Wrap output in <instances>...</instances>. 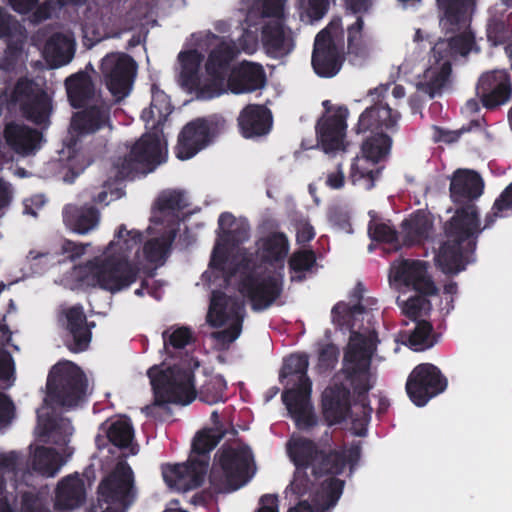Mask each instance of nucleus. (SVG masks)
Returning <instances> with one entry per match:
<instances>
[{
  "mask_svg": "<svg viewBox=\"0 0 512 512\" xmlns=\"http://www.w3.org/2000/svg\"><path fill=\"white\" fill-rule=\"evenodd\" d=\"M481 175L470 169H457L451 178L449 192L457 206L454 215L444 225L446 240L436 255V266L444 274H457L465 270L484 230L480 227L479 210L475 204L484 192Z\"/></svg>",
  "mask_w": 512,
  "mask_h": 512,
  "instance_id": "f257e3e1",
  "label": "nucleus"
},
{
  "mask_svg": "<svg viewBox=\"0 0 512 512\" xmlns=\"http://www.w3.org/2000/svg\"><path fill=\"white\" fill-rule=\"evenodd\" d=\"M150 106L141 113V119L152 132L144 133L131 147L128 154L114 161L119 179H134L138 174L151 172L161 163V141L159 133L172 112L169 96L155 84L151 87Z\"/></svg>",
  "mask_w": 512,
  "mask_h": 512,
  "instance_id": "f03ea898",
  "label": "nucleus"
},
{
  "mask_svg": "<svg viewBox=\"0 0 512 512\" xmlns=\"http://www.w3.org/2000/svg\"><path fill=\"white\" fill-rule=\"evenodd\" d=\"M287 454L294 466L310 467L315 479L339 476L347 466L352 469L360 459V448L346 449L330 440L315 441L298 436L291 437L286 444Z\"/></svg>",
  "mask_w": 512,
  "mask_h": 512,
  "instance_id": "7ed1b4c3",
  "label": "nucleus"
},
{
  "mask_svg": "<svg viewBox=\"0 0 512 512\" xmlns=\"http://www.w3.org/2000/svg\"><path fill=\"white\" fill-rule=\"evenodd\" d=\"M143 235L137 230H127L121 224L104 254L105 258H98V287L111 293L119 292L136 282L140 266L130 261L133 249L139 251Z\"/></svg>",
  "mask_w": 512,
  "mask_h": 512,
  "instance_id": "20e7f679",
  "label": "nucleus"
},
{
  "mask_svg": "<svg viewBox=\"0 0 512 512\" xmlns=\"http://www.w3.org/2000/svg\"><path fill=\"white\" fill-rule=\"evenodd\" d=\"M439 23L446 34H455L439 39L432 47V56L438 62L466 56L475 44L474 34L468 29L476 0H436Z\"/></svg>",
  "mask_w": 512,
  "mask_h": 512,
  "instance_id": "39448f33",
  "label": "nucleus"
},
{
  "mask_svg": "<svg viewBox=\"0 0 512 512\" xmlns=\"http://www.w3.org/2000/svg\"><path fill=\"white\" fill-rule=\"evenodd\" d=\"M224 435V431L216 428L199 431L193 438L191 452L185 463L162 465V476L166 485L182 492L200 487L208 471L210 452Z\"/></svg>",
  "mask_w": 512,
  "mask_h": 512,
  "instance_id": "423d86ee",
  "label": "nucleus"
},
{
  "mask_svg": "<svg viewBox=\"0 0 512 512\" xmlns=\"http://www.w3.org/2000/svg\"><path fill=\"white\" fill-rule=\"evenodd\" d=\"M100 69L112 100L103 99L98 91V131L106 127L112 130L111 110L130 94L137 72V63L126 53L112 52L101 60Z\"/></svg>",
  "mask_w": 512,
  "mask_h": 512,
  "instance_id": "0eeeda50",
  "label": "nucleus"
},
{
  "mask_svg": "<svg viewBox=\"0 0 512 512\" xmlns=\"http://www.w3.org/2000/svg\"><path fill=\"white\" fill-rule=\"evenodd\" d=\"M153 390V408L168 409V404L188 405L197 396L194 371L184 364L153 365L147 371Z\"/></svg>",
  "mask_w": 512,
  "mask_h": 512,
  "instance_id": "6e6552de",
  "label": "nucleus"
},
{
  "mask_svg": "<svg viewBox=\"0 0 512 512\" xmlns=\"http://www.w3.org/2000/svg\"><path fill=\"white\" fill-rule=\"evenodd\" d=\"M375 350L374 343L368 337L355 333L351 336L343 358V372L349 381L358 401L362 404V426L370 420L372 408L368 405L367 394L372 388L370 384V366Z\"/></svg>",
  "mask_w": 512,
  "mask_h": 512,
  "instance_id": "1a4fd4ad",
  "label": "nucleus"
},
{
  "mask_svg": "<svg viewBox=\"0 0 512 512\" xmlns=\"http://www.w3.org/2000/svg\"><path fill=\"white\" fill-rule=\"evenodd\" d=\"M253 456L247 447L223 445L215 453L209 481L216 493L232 492L250 478Z\"/></svg>",
  "mask_w": 512,
  "mask_h": 512,
  "instance_id": "9d476101",
  "label": "nucleus"
},
{
  "mask_svg": "<svg viewBox=\"0 0 512 512\" xmlns=\"http://www.w3.org/2000/svg\"><path fill=\"white\" fill-rule=\"evenodd\" d=\"M344 61V29L341 17L336 16L316 35L311 64L319 77L332 78L339 73Z\"/></svg>",
  "mask_w": 512,
  "mask_h": 512,
  "instance_id": "9b49d317",
  "label": "nucleus"
},
{
  "mask_svg": "<svg viewBox=\"0 0 512 512\" xmlns=\"http://www.w3.org/2000/svg\"><path fill=\"white\" fill-rule=\"evenodd\" d=\"M138 495L134 471L122 457L112 469L104 472L98 482V507L130 510L137 502Z\"/></svg>",
  "mask_w": 512,
  "mask_h": 512,
  "instance_id": "f8f14e48",
  "label": "nucleus"
},
{
  "mask_svg": "<svg viewBox=\"0 0 512 512\" xmlns=\"http://www.w3.org/2000/svg\"><path fill=\"white\" fill-rule=\"evenodd\" d=\"M392 139L386 133H375L367 137L361 145V155L351 164L349 179L364 189L371 190L384 169L380 165L390 154Z\"/></svg>",
  "mask_w": 512,
  "mask_h": 512,
  "instance_id": "ddd939ff",
  "label": "nucleus"
},
{
  "mask_svg": "<svg viewBox=\"0 0 512 512\" xmlns=\"http://www.w3.org/2000/svg\"><path fill=\"white\" fill-rule=\"evenodd\" d=\"M227 129L224 117L211 114L197 117L186 123L181 129L174 148L176 157L188 160L214 143Z\"/></svg>",
  "mask_w": 512,
  "mask_h": 512,
  "instance_id": "4468645a",
  "label": "nucleus"
},
{
  "mask_svg": "<svg viewBox=\"0 0 512 512\" xmlns=\"http://www.w3.org/2000/svg\"><path fill=\"white\" fill-rule=\"evenodd\" d=\"M87 380L83 371L73 362H59L50 370L47 382V398L62 407L76 406L84 397Z\"/></svg>",
  "mask_w": 512,
  "mask_h": 512,
  "instance_id": "2eb2a0df",
  "label": "nucleus"
},
{
  "mask_svg": "<svg viewBox=\"0 0 512 512\" xmlns=\"http://www.w3.org/2000/svg\"><path fill=\"white\" fill-rule=\"evenodd\" d=\"M245 317L244 303L236 299H230L225 293L214 291L210 300L207 313V322L210 326L219 328L228 321V328L214 332L213 338L222 343H232L240 335Z\"/></svg>",
  "mask_w": 512,
  "mask_h": 512,
  "instance_id": "dca6fc26",
  "label": "nucleus"
},
{
  "mask_svg": "<svg viewBox=\"0 0 512 512\" xmlns=\"http://www.w3.org/2000/svg\"><path fill=\"white\" fill-rule=\"evenodd\" d=\"M239 52L234 41H221L210 51L205 63L209 80L199 90L201 98L211 99L225 92V84L233 69L232 63Z\"/></svg>",
  "mask_w": 512,
  "mask_h": 512,
  "instance_id": "f3484780",
  "label": "nucleus"
},
{
  "mask_svg": "<svg viewBox=\"0 0 512 512\" xmlns=\"http://www.w3.org/2000/svg\"><path fill=\"white\" fill-rule=\"evenodd\" d=\"M447 386L446 376L436 365L421 363L409 374L405 389L411 402L418 407H423L432 398L443 393Z\"/></svg>",
  "mask_w": 512,
  "mask_h": 512,
  "instance_id": "a211bd4d",
  "label": "nucleus"
},
{
  "mask_svg": "<svg viewBox=\"0 0 512 512\" xmlns=\"http://www.w3.org/2000/svg\"><path fill=\"white\" fill-rule=\"evenodd\" d=\"M429 263L423 260L402 259L392 263L390 282L411 288L424 296H435L438 288L429 274Z\"/></svg>",
  "mask_w": 512,
  "mask_h": 512,
  "instance_id": "6ab92c4d",
  "label": "nucleus"
},
{
  "mask_svg": "<svg viewBox=\"0 0 512 512\" xmlns=\"http://www.w3.org/2000/svg\"><path fill=\"white\" fill-rule=\"evenodd\" d=\"M239 292L246 297L255 312L268 309L282 294V281L275 276H259L254 272L243 274L239 281Z\"/></svg>",
  "mask_w": 512,
  "mask_h": 512,
  "instance_id": "aec40b11",
  "label": "nucleus"
},
{
  "mask_svg": "<svg viewBox=\"0 0 512 512\" xmlns=\"http://www.w3.org/2000/svg\"><path fill=\"white\" fill-rule=\"evenodd\" d=\"M477 96L488 110H494L512 97L511 76L507 70H493L481 75L476 87Z\"/></svg>",
  "mask_w": 512,
  "mask_h": 512,
  "instance_id": "412c9836",
  "label": "nucleus"
},
{
  "mask_svg": "<svg viewBox=\"0 0 512 512\" xmlns=\"http://www.w3.org/2000/svg\"><path fill=\"white\" fill-rule=\"evenodd\" d=\"M349 110L346 106H339L333 114L323 115L316 124V137L318 145L325 153L344 150L347 118Z\"/></svg>",
  "mask_w": 512,
  "mask_h": 512,
  "instance_id": "4be33fe9",
  "label": "nucleus"
},
{
  "mask_svg": "<svg viewBox=\"0 0 512 512\" xmlns=\"http://www.w3.org/2000/svg\"><path fill=\"white\" fill-rule=\"evenodd\" d=\"M63 327L71 337V341L66 340L67 348L74 353L85 351L92 338L91 329L94 323H88L86 314L81 305H74L64 309L59 317Z\"/></svg>",
  "mask_w": 512,
  "mask_h": 512,
  "instance_id": "5701e85b",
  "label": "nucleus"
},
{
  "mask_svg": "<svg viewBox=\"0 0 512 512\" xmlns=\"http://www.w3.org/2000/svg\"><path fill=\"white\" fill-rule=\"evenodd\" d=\"M400 114L392 110L388 104L382 102L366 108L359 116L356 126L353 128L356 134L370 132L381 133L383 130L395 131Z\"/></svg>",
  "mask_w": 512,
  "mask_h": 512,
  "instance_id": "b1692460",
  "label": "nucleus"
},
{
  "mask_svg": "<svg viewBox=\"0 0 512 512\" xmlns=\"http://www.w3.org/2000/svg\"><path fill=\"white\" fill-rule=\"evenodd\" d=\"M266 80V73L261 64L242 61L233 67L226 84L232 93L243 94L263 88Z\"/></svg>",
  "mask_w": 512,
  "mask_h": 512,
  "instance_id": "393cba45",
  "label": "nucleus"
},
{
  "mask_svg": "<svg viewBox=\"0 0 512 512\" xmlns=\"http://www.w3.org/2000/svg\"><path fill=\"white\" fill-rule=\"evenodd\" d=\"M350 390L342 384L327 387L322 393V414L329 426L344 422L351 413Z\"/></svg>",
  "mask_w": 512,
  "mask_h": 512,
  "instance_id": "a878e982",
  "label": "nucleus"
},
{
  "mask_svg": "<svg viewBox=\"0 0 512 512\" xmlns=\"http://www.w3.org/2000/svg\"><path fill=\"white\" fill-rule=\"evenodd\" d=\"M86 486L83 478L75 472L63 477L55 489L54 508L70 511L80 508L86 502Z\"/></svg>",
  "mask_w": 512,
  "mask_h": 512,
  "instance_id": "bb28decb",
  "label": "nucleus"
},
{
  "mask_svg": "<svg viewBox=\"0 0 512 512\" xmlns=\"http://www.w3.org/2000/svg\"><path fill=\"white\" fill-rule=\"evenodd\" d=\"M312 391L298 392L284 390L282 401L285 404L295 425L300 430H309L317 425V417L310 403Z\"/></svg>",
  "mask_w": 512,
  "mask_h": 512,
  "instance_id": "cd10ccee",
  "label": "nucleus"
},
{
  "mask_svg": "<svg viewBox=\"0 0 512 512\" xmlns=\"http://www.w3.org/2000/svg\"><path fill=\"white\" fill-rule=\"evenodd\" d=\"M3 138L6 145L15 153L29 155L39 148L42 133L25 124L11 121L4 126Z\"/></svg>",
  "mask_w": 512,
  "mask_h": 512,
  "instance_id": "c85d7f7f",
  "label": "nucleus"
},
{
  "mask_svg": "<svg viewBox=\"0 0 512 512\" xmlns=\"http://www.w3.org/2000/svg\"><path fill=\"white\" fill-rule=\"evenodd\" d=\"M238 125L245 138L266 135L272 126L271 112L265 106L249 104L240 112Z\"/></svg>",
  "mask_w": 512,
  "mask_h": 512,
  "instance_id": "c756f323",
  "label": "nucleus"
},
{
  "mask_svg": "<svg viewBox=\"0 0 512 512\" xmlns=\"http://www.w3.org/2000/svg\"><path fill=\"white\" fill-rule=\"evenodd\" d=\"M261 41L267 54L274 58L284 57L294 48L293 39L286 33L281 20H272L263 25Z\"/></svg>",
  "mask_w": 512,
  "mask_h": 512,
  "instance_id": "7c9ffc66",
  "label": "nucleus"
},
{
  "mask_svg": "<svg viewBox=\"0 0 512 512\" xmlns=\"http://www.w3.org/2000/svg\"><path fill=\"white\" fill-rule=\"evenodd\" d=\"M404 246L423 245L432 237L433 221L423 211L417 210L401 223Z\"/></svg>",
  "mask_w": 512,
  "mask_h": 512,
  "instance_id": "2f4dec72",
  "label": "nucleus"
},
{
  "mask_svg": "<svg viewBox=\"0 0 512 512\" xmlns=\"http://www.w3.org/2000/svg\"><path fill=\"white\" fill-rule=\"evenodd\" d=\"M102 430L109 443L120 450L129 449L131 455H135L138 449L133 445L135 431L130 418L124 416L112 418L99 427Z\"/></svg>",
  "mask_w": 512,
  "mask_h": 512,
  "instance_id": "473e14b6",
  "label": "nucleus"
},
{
  "mask_svg": "<svg viewBox=\"0 0 512 512\" xmlns=\"http://www.w3.org/2000/svg\"><path fill=\"white\" fill-rule=\"evenodd\" d=\"M308 367L309 358L305 353L291 354L284 359L280 378H290L289 382H294V386L288 390L312 391V381L307 374Z\"/></svg>",
  "mask_w": 512,
  "mask_h": 512,
  "instance_id": "72a5a7b5",
  "label": "nucleus"
},
{
  "mask_svg": "<svg viewBox=\"0 0 512 512\" xmlns=\"http://www.w3.org/2000/svg\"><path fill=\"white\" fill-rule=\"evenodd\" d=\"M365 287L358 282L350 294L351 301L355 303L349 305L345 302H338L331 311L332 321L341 329L353 330L355 328V318L366 311V307L361 303L364 297Z\"/></svg>",
  "mask_w": 512,
  "mask_h": 512,
  "instance_id": "f704fd0d",
  "label": "nucleus"
},
{
  "mask_svg": "<svg viewBox=\"0 0 512 512\" xmlns=\"http://www.w3.org/2000/svg\"><path fill=\"white\" fill-rule=\"evenodd\" d=\"M434 60L436 65L427 68L423 73L422 80L417 83V89L428 94L430 98L441 94L452 72V63L449 59L440 62Z\"/></svg>",
  "mask_w": 512,
  "mask_h": 512,
  "instance_id": "c9c22d12",
  "label": "nucleus"
},
{
  "mask_svg": "<svg viewBox=\"0 0 512 512\" xmlns=\"http://www.w3.org/2000/svg\"><path fill=\"white\" fill-rule=\"evenodd\" d=\"M65 88L70 105L79 109L88 104L95 95L92 78L84 71L70 75L65 80Z\"/></svg>",
  "mask_w": 512,
  "mask_h": 512,
  "instance_id": "e433bc0d",
  "label": "nucleus"
},
{
  "mask_svg": "<svg viewBox=\"0 0 512 512\" xmlns=\"http://www.w3.org/2000/svg\"><path fill=\"white\" fill-rule=\"evenodd\" d=\"M75 54V41L62 33H54L45 43L44 55L51 67L68 64Z\"/></svg>",
  "mask_w": 512,
  "mask_h": 512,
  "instance_id": "4c0bfd02",
  "label": "nucleus"
},
{
  "mask_svg": "<svg viewBox=\"0 0 512 512\" xmlns=\"http://www.w3.org/2000/svg\"><path fill=\"white\" fill-rule=\"evenodd\" d=\"M63 222L71 231L86 234L96 226V206L68 204L63 208Z\"/></svg>",
  "mask_w": 512,
  "mask_h": 512,
  "instance_id": "58836bf2",
  "label": "nucleus"
},
{
  "mask_svg": "<svg viewBox=\"0 0 512 512\" xmlns=\"http://www.w3.org/2000/svg\"><path fill=\"white\" fill-rule=\"evenodd\" d=\"M259 244L262 263L283 265L289 252V240L283 232H272L261 238Z\"/></svg>",
  "mask_w": 512,
  "mask_h": 512,
  "instance_id": "ea45409f",
  "label": "nucleus"
},
{
  "mask_svg": "<svg viewBox=\"0 0 512 512\" xmlns=\"http://www.w3.org/2000/svg\"><path fill=\"white\" fill-rule=\"evenodd\" d=\"M52 109V100L45 91L36 93L20 105V111L25 119L43 127L49 126Z\"/></svg>",
  "mask_w": 512,
  "mask_h": 512,
  "instance_id": "a19ab883",
  "label": "nucleus"
},
{
  "mask_svg": "<svg viewBox=\"0 0 512 512\" xmlns=\"http://www.w3.org/2000/svg\"><path fill=\"white\" fill-rule=\"evenodd\" d=\"M414 323L415 327L411 331L400 333L402 342L416 352L432 348L437 342L432 323L428 320Z\"/></svg>",
  "mask_w": 512,
  "mask_h": 512,
  "instance_id": "79ce46f5",
  "label": "nucleus"
},
{
  "mask_svg": "<svg viewBox=\"0 0 512 512\" xmlns=\"http://www.w3.org/2000/svg\"><path fill=\"white\" fill-rule=\"evenodd\" d=\"M66 459L53 447L39 446L35 449L32 469L45 477L55 476Z\"/></svg>",
  "mask_w": 512,
  "mask_h": 512,
  "instance_id": "37998d69",
  "label": "nucleus"
},
{
  "mask_svg": "<svg viewBox=\"0 0 512 512\" xmlns=\"http://www.w3.org/2000/svg\"><path fill=\"white\" fill-rule=\"evenodd\" d=\"M96 131V104L77 111L70 122L71 143L70 148L75 149L81 137L93 134Z\"/></svg>",
  "mask_w": 512,
  "mask_h": 512,
  "instance_id": "c03bdc74",
  "label": "nucleus"
},
{
  "mask_svg": "<svg viewBox=\"0 0 512 512\" xmlns=\"http://www.w3.org/2000/svg\"><path fill=\"white\" fill-rule=\"evenodd\" d=\"M178 59L181 65L180 79L183 86L199 91L202 87L199 76L202 55L197 50H187L180 52Z\"/></svg>",
  "mask_w": 512,
  "mask_h": 512,
  "instance_id": "a18cd8bd",
  "label": "nucleus"
},
{
  "mask_svg": "<svg viewBox=\"0 0 512 512\" xmlns=\"http://www.w3.org/2000/svg\"><path fill=\"white\" fill-rule=\"evenodd\" d=\"M177 232L178 228H169L159 237L147 240L143 245L145 259L151 263L164 259L170 252Z\"/></svg>",
  "mask_w": 512,
  "mask_h": 512,
  "instance_id": "49530a36",
  "label": "nucleus"
},
{
  "mask_svg": "<svg viewBox=\"0 0 512 512\" xmlns=\"http://www.w3.org/2000/svg\"><path fill=\"white\" fill-rule=\"evenodd\" d=\"M319 488L317 499L318 505L323 511L330 510L339 501L345 486V481L337 476H327Z\"/></svg>",
  "mask_w": 512,
  "mask_h": 512,
  "instance_id": "de8ad7c7",
  "label": "nucleus"
},
{
  "mask_svg": "<svg viewBox=\"0 0 512 512\" xmlns=\"http://www.w3.org/2000/svg\"><path fill=\"white\" fill-rule=\"evenodd\" d=\"M427 297L419 294L404 301L397 298V304L408 319L413 322L422 321L423 317L429 315L432 308L431 301Z\"/></svg>",
  "mask_w": 512,
  "mask_h": 512,
  "instance_id": "09e8293b",
  "label": "nucleus"
},
{
  "mask_svg": "<svg viewBox=\"0 0 512 512\" xmlns=\"http://www.w3.org/2000/svg\"><path fill=\"white\" fill-rule=\"evenodd\" d=\"M487 39L493 46L511 44L512 27L503 16H492L487 23Z\"/></svg>",
  "mask_w": 512,
  "mask_h": 512,
  "instance_id": "8fccbe9b",
  "label": "nucleus"
},
{
  "mask_svg": "<svg viewBox=\"0 0 512 512\" xmlns=\"http://www.w3.org/2000/svg\"><path fill=\"white\" fill-rule=\"evenodd\" d=\"M512 212V182L495 199L491 211L485 216L482 229L490 228L498 218H504Z\"/></svg>",
  "mask_w": 512,
  "mask_h": 512,
  "instance_id": "3c124183",
  "label": "nucleus"
},
{
  "mask_svg": "<svg viewBox=\"0 0 512 512\" xmlns=\"http://www.w3.org/2000/svg\"><path fill=\"white\" fill-rule=\"evenodd\" d=\"M364 20L357 16L355 22L347 27V53L356 58H365L368 55L367 47L363 41Z\"/></svg>",
  "mask_w": 512,
  "mask_h": 512,
  "instance_id": "603ef678",
  "label": "nucleus"
},
{
  "mask_svg": "<svg viewBox=\"0 0 512 512\" xmlns=\"http://www.w3.org/2000/svg\"><path fill=\"white\" fill-rule=\"evenodd\" d=\"M164 349L170 353V349H183L194 341L193 331L186 326H171L162 332Z\"/></svg>",
  "mask_w": 512,
  "mask_h": 512,
  "instance_id": "864d4df0",
  "label": "nucleus"
},
{
  "mask_svg": "<svg viewBox=\"0 0 512 512\" xmlns=\"http://www.w3.org/2000/svg\"><path fill=\"white\" fill-rule=\"evenodd\" d=\"M227 383L221 375H216L207 380L200 388L199 399L209 405L225 401Z\"/></svg>",
  "mask_w": 512,
  "mask_h": 512,
  "instance_id": "5fc2aeb1",
  "label": "nucleus"
},
{
  "mask_svg": "<svg viewBox=\"0 0 512 512\" xmlns=\"http://www.w3.org/2000/svg\"><path fill=\"white\" fill-rule=\"evenodd\" d=\"M340 351L333 343L320 345L318 349L317 370L320 374L331 372L338 363Z\"/></svg>",
  "mask_w": 512,
  "mask_h": 512,
  "instance_id": "6e6d98bb",
  "label": "nucleus"
},
{
  "mask_svg": "<svg viewBox=\"0 0 512 512\" xmlns=\"http://www.w3.org/2000/svg\"><path fill=\"white\" fill-rule=\"evenodd\" d=\"M316 263V254L313 250H297L289 258L288 265L291 271L303 273L310 271Z\"/></svg>",
  "mask_w": 512,
  "mask_h": 512,
  "instance_id": "4d7b16f0",
  "label": "nucleus"
},
{
  "mask_svg": "<svg viewBox=\"0 0 512 512\" xmlns=\"http://www.w3.org/2000/svg\"><path fill=\"white\" fill-rule=\"evenodd\" d=\"M156 206L161 213L172 211L180 212L185 207L183 193L180 191L163 192L157 199Z\"/></svg>",
  "mask_w": 512,
  "mask_h": 512,
  "instance_id": "13d9d810",
  "label": "nucleus"
},
{
  "mask_svg": "<svg viewBox=\"0 0 512 512\" xmlns=\"http://www.w3.org/2000/svg\"><path fill=\"white\" fill-rule=\"evenodd\" d=\"M369 235L376 242H383L393 245L399 249L398 232L385 223H377L373 227L369 226Z\"/></svg>",
  "mask_w": 512,
  "mask_h": 512,
  "instance_id": "bf43d9fd",
  "label": "nucleus"
},
{
  "mask_svg": "<svg viewBox=\"0 0 512 512\" xmlns=\"http://www.w3.org/2000/svg\"><path fill=\"white\" fill-rule=\"evenodd\" d=\"M228 253L224 249L214 248L209 267L215 269L225 275L227 279L234 277L238 272V267H233L232 263L228 264Z\"/></svg>",
  "mask_w": 512,
  "mask_h": 512,
  "instance_id": "052dcab7",
  "label": "nucleus"
},
{
  "mask_svg": "<svg viewBox=\"0 0 512 512\" xmlns=\"http://www.w3.org/2000/svg\"><path fill=\"white\" fill-rule=\"evenodd\" d=\"M93 161L94 159L92 156H86L81 152H75L74 155L69 158V168L65 174L64 180L72 183L76 177H78L93 163Z\"/></svg>",
  "mask_w": 512,
  "mask_h": 512,
  "instance_id": "680f3d73",
  "label": "nucleus"
},
{
  "mask_svg": "<svg viewBox=\"0 0 512 512\" xmlns=\"http://www.w3.org/2000/svg\"><path fill=\"white\" fill-rule=\"evenodd\" d=\"M33 88V81L27 77L19 78L10 94V103L13 105H21L27 99H31L35 94Z\"/></svg>",
  "mask_w": 512,
  "mask_h": 512,
  "instance_id": "e2e57ef3",
  "label": "nucleus"
},
{
  "mask_svg": "<svg viewBox=\"0 0 512 512\" xmlns=\"http://www.w3.org/2000/svg\"><path fill=\"white\" fill-rule=\"evenodd\" d=\"M74 276L82 285L96 287V257L75 266Z\"/></svg>",
  "mask_w": 512,
  "mask_h": 512,
  "instance_id": "0e129e2a",
  "label": "nucleus"
},
{
  "mask_svg": "<svg viewBox=\"0 0 512 512\" xmlns=\"http://www.w3.org/2000/svg\"><path fill=\"white\" fill-rule=\"evenodd\" d=\"M295 468L296 470L294 472L293 481L291 482V489L293 493L298 496H304L313 486V481L307 473V469L309 467L295 466Z\"/></svg>",
  "mask_w": 512,
  "mask_h": 512,
  "instance_id": "69168bd1",
  "label": "nucleus"
},
{
  "mask_svg": "<svg viewBox=\"0 0 512 512\" xmlns=\"http://www.w3.org/2000/svg\"><path fill=\"white\" fill-rule=\"evenodd\" d=\"M38 419L43 428V434L51 436L62 428L66 429L70 425L69 420L55 415L54 413L38 414Z\"/></svg>",
  "mask_w": 512,
  "mask_h": 512,
  "instance_id": "338daca9",
  "label": "nucleus"
},
{
  "mask_svg": "<svg viewBox=\"0 0 512 512\" xmlns=\"http://www.w3.org/2000/svg\"><path fill=\"white\" fill-rule=\"evenodd\" d=\"M21 510L22 512H49L48 509L43 507L42 501L38 494L31 491L22 493Z\"/></svg>",
  "mask_w": 512,
  "mask_h": 512,
  "instance_id": "774afa93",
  "label": "nucleus"
}]
</instances>
